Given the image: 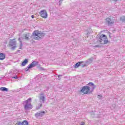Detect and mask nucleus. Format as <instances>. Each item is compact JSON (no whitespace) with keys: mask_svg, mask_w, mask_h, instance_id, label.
I'll list each match as a JSON object with an SVG mask.
<instances>
[{"mask_svg":"<svg viewBox=\"0 0 125 125\" xmlns=\"http://www.w3.org/2000/svg\"><path fill=\"white\" fill-rule=\"evenodd\" d=\"M32 36H33V39L34 40H41V39H42V38L44 37V33H42L39 30H36L33 32Z\"/></svg>","mask_w":125,"mask_h":125,"instance_id":"1","label":"nucleus"},{"mask_svg":"<svg viewBox=\"0 0 125 125\" xmlns=\"http://www.w3.org/2000/svg\"><path fill=\"white\" fill-rule=\"evenodd\" d=\"M32 100V98H29L27 100L23 101V105L24 106V110H30L33 108L32 104L30 102Z\"/></svg>","mask_w":125,"mask_h":125,"instance_id":"2","label":"nucleus"},{"mask_svg":"<svg viewBox=\"0 0 125 125\" xmlns=\"http://www.w3.org/2000/svg\"><path fill=\"white\" fill-rule=\"evenodd\" d=\"M109 42L108 38L105 35L102 34L99 40V42H101L102 44H107V43Z\"/></svg>","mask_w":125,"mask_h":125,"instance_id":"3","label":"nucleus"},{"mask_svg":"<svg viewBox=\"0 0 125 125\" xmlns=\"http://www.w3.org/2000/svg\"><path fill=\"white\" fill-rule=\"evenodd\" d=\"M90 91V87L89 86H84L82 87V89L80 90V92L83 93V94H88Z\"/></svg>","mask_w":125,"mask_h":125,"instance_id":"4","label":"nucleus"},{"mask_svg":"<svg viewBox=\"0 0 125 125\" xmlns=\"http://www.w3.org/2000/svg\"><path fill=\"white\" fill-rule=\"evenodd\" d=\"M9 46L11 48L12 50H14L16 48V42L13 40H11L9 43Z\"/></svg>","mask_w":125,"mask_h":125,"instance_id":"5","label":"nucleus"},{"mask_svg":"<svg viewBox=\"0 0 125 125\" xmlns=\"http://www.w3.org/2000/svg\"><path fill=\"white\" fill-rule=\"evenodd\" d=\"M105 22L108 26H111V25L115 23V21L112 20L111 18H106L105 19Z\"/></svg>","mask_w":125,"mask_h":125,"instance_id":"6","label":"nucleus"},{"mask_svg":"<svg viewBox=\"0 0 125 125\" xmlns=\"http://www.w3.org/2000/svg\"><path fill=\"white\" fill-rule=\"evenodd\" d=\"M83 62H77L74 66V68H79L80 66H81L82 68H83L84 67H85L86 66V64H83Z\"/></svg>","mask_w":125,"mask_h":125,"instance_id":"7","label":"nucleus"},{"mask_svg":"<svg viewBox=\"0 0 125 125\" xmlns=\"http://www.w3.org/2000/svg\"><path fill=\"white\" fill-rule=\"evenodd\" d=\"M40 14L41 17H42V18H47V12H46V10H42Z\"/></svg>","mask_w":125,"mask_h":125,"instance_id":"8","label":"nucleus"},{"mask_svg":"<svg viewBox=\"0 0 125 125\" xmlns=\"http://www.w3.org/2000/svg\"><path fill=\"white\" fill-rule=\"evenodd\" d=\"M44 114H45V112L44 111H39L35 114V117L36 118H39V117H42Z\"/></svg>","mask_w":125,"mask_h":125,"instance_id":"9","label":"nucleus"},{"mask_svg":"<svg viewBox=\"0 0 125 125\" xmlns=\"http://www.w3.org/2000/svg\"><path fill=\"white\" fill-rule=\"evenodd\" d=\"M39 64V62L34 61L31 64H29V68H33V67H36L38 66Z\"/></svg>","mask_w":125,"mask_h":125,"instance_id":"10","label":"nucleus"},{"mask_svg":"<svg viewBox=\"0 0 125 125\" xmlns=\"http://www.w3.org/2000/svg\"><path fill=\"white\" fill-rule=\"evenodd\" d=\"M87 85H89V86H92V89L93 90L95 89V87H96V86L94 85V83H93L90 82Z\"/></svg>","mask_w":125,"mask_h":125,"instance_id":"11","label":"nucleus"},{"mask_svg":"<svg viewBox=\"0 0 125 125\" xmlns=\"http://www.w3.org/2000/svg\"><path fill=\"white\" fill-rule=\"evenodd\" d=\"M92 61H93V58H91V59H89L88 60L85 61L86 64L89 65V64H91L92 63Z\"/></svg>","mask_w":125,"mask_h":125,"instance_id":"12","label":"nucleus"},{"mask_svg":"<svg viewBox=\"0 0 125 125\" xmlns=\"http://www.w3.org/2000/svg\"><path fill=\"white\" fill-rule=\"evenodd\" d=\"M5 59V54L1 53H0V60H3Z\"/></svg>","mask_w":125,"mask_h":125,"instance_id":"13","label":"nucleus"},{"mask_svg":"<svg viewBox=\"0 0 125 125\" xmlns=\"http://www.w3.org/2000/svg\"><path fill=\"white\" fill-rule=\"evenodd\" d=\"M39 99L40 101H42V103H44V102L45 101V97L43 96H41L39 97Z\"/></svg>","mask_w":125,"mask_h":125,"instance_id":"14","label":"nucleus"},{"mask_svg":"<svg viewBox=\"0 0 125 125\" xmlns=\"http://www.w3.org/2000/svg\"><path fill=\"white\" fill-rule=\"evenodd\" d=\"M28 63V59H25L21 63V66H26V64Z\"/></svg>","mask_w":125,"mask_h":125,"instance_id":"15","label":"nucleus"},{"mask_svg":"<svg viewBox=\"0 0 125 125\" xmlns=\"http://www.w3.org/2000/svg\"><path fill=\"white\" fill-rule=\"evenodd\" d=\"M30 36V34L27 33L24 34V39L26 40V41H29V37Z\"/></svg>","mask_w":125,"mask_h":125,"instance_id":"16","label":"nucleus"},{"mask_svg":"<svg viewBox=\"0 0 125 125\" xmlns=\"http://www.w3.org/2000/svg\"><path fill=\"white\" fill-rule=\"evenodd\" d=\"M0 90L1 91H8V88L5 87H2L0 88Z\"/></svg>","mask_w":125,"mask_h":125,"instance_id":"17","label":"nucleus"},{"mask_svg":"<svg viewBox=\"0 0 125 125\" xmlns=\"http://www.w3.org/2000/svg\"><path fill=\"white\" fill-rule=\"evenodd\" d=\"M42 103L38 104L37 105V106L36 107V109H37V110H39V109H41V108H42Z\"/></svg>","mask_w":125,"mask_h":125,"instance_id":"18","label":"nucleus"},{"mask_svg":"<svg viewBox=\"0 0 125 125\" xmlns=\"http://www.w3.org/2000/svg\"><path fill=\"white\" fill-rule=\"evenodd\" d=\"M22 125H29V123L28 122V121L24 120L23 121L22 123Z\"/></svg>","mask_w":125,"mask_h":125,"instance_id":"19","label":"nucleus"},{"mask_svg":"<svg viewBox=\"0 0 125 125\" xmlns=\"http://www.w3.org/2000/svg\"><path fill=\"white\" fill-rule=\"evenodd\" d=\"M120 21H122V22H125V17H121Z\"/></svg>","mask_w":125,"mask_h":125,"instance_id":"20","label":"nucleus"},{"mask_svg":"<svg viewBox=\"0 0 125 125\" xmlns=\"http://www.w3.org/2000/svg\"><path fill=\"white\" fill-rule=\"evenodd\" d=\"M31 68L32 67H30V65H29L27 67H26V68H25V71H26V72H28L29 69Z\"/></svg>","mask_w":125,"mask_h":125,"instance_id":"21","label":"nucleus"},{"mask_svg":"<svg viewBox=\"0 0 125 125\" xmlns=\"http://www.w3.org/2000/svg\"><path fill=\"white\" fill-rule=\"evenodd\" d=\"M49 89V88L48 87H45L44 88V91H47Z\"/></svg>","mask_w":125,"mask_h":125,"instance_id":"22","label":"nucleus"},{"mask_svg":"<svg viewBox=\"0 0 125 125\" xmlns=\"http://www.w3.org/2000/svg\"><path fill=\"white\" fill-rule=\"evenodd\" d=\"M91 118H96V116H95V113H92L91 115Z\"/></svg>","mask_w":125,"mask_h":125,"instance_id":"23","label":"nucleus"},{"mask_svg":"<svg viewBox=\"0 0 125 125\" xmlns=\"http://www.w3.org/2000/svg\"><path fill=\"white\" fill-rule=\"evenodd\" d=\"M22 46H23V43H20V46L19 49H22Z\"/></svg>","mask_w":125,"mask_h":125,"instance_id":"24","label":"nucleus"},{"mask_svg":"<svg viewBox=\"0 0 125 125\" xmlns=\"http://www.w3.org/2000/svg\"><path fill=\"white\" fill-rule=\"evenodd\" d=\"M39 70L40 71H43V70H44V68H43V67H39Z\"/></svg>","mask_w":125,"mask_h":125,"instance_id":"25","label":"nucleus"},{"mask_svg":"<svg viewBox=\"0 0 125 125\" xmlns=\"http://www.w3.org/2000/svg\"><path fill=\"white\" fill-rule=\"evenodd\" d=\"M60 77H62V75H58V79L59 81H60V80H61V78H60Z\"/></svg>","mask_w":125,"mask_h":125,"instance_id":"26","label":"nucleus"},{"mask_svg":"<svg viewBox=\"0 0 125 125\" xmlns=\"http://www.w3.org/2000/svg\"><path fill=\"white\" fill-rule=\"evenodd\" d=\"M13 79H15L16 80L18 79V77H17V76H15L13 77Z\"/></svg>","mask_w":125,"mask_h":125,"instance_id":"27","label":"nucleus"},{"mask_svg":"<svg viewBox=\"0 0 125 125\" xmlns=\"http://www.w3.org/2000/svg\"><path fill=\"white\" fill-rule=\"evenodd\" d=\"M109 37L110 39H112V36H111V33H108Z\"/></svg>","mask_w":125,"mask_h":125,"instance_id":"28","label":"nucleus"},{"mask_svg":"<svg viewBox=\"0 0 125 125\" xmlns=\"http://www.w3.org/2000/svg\"><path fill=\"white\" fill-rule=\"evenodd\" d=\"M62 1H63V0H60L59 5H61V3H62Z\"/></svg>","mask_w":125,"mask_h":125,"instance_id":"29","label":"nucleus"},{"mask_svg":"<svg viewBox=\"0 0 125 125\" xmlns=\"http://www.w3.org/2000/svg\"><path fill=\"white\" fill-rule=\"evenodd\" d=\"M19 41L20 43H22V41L21 40V38H19Z\"/></svg>","mask_w":125,"mask_h":125,"instance_id":"30","label":"nucleus"},{"mask_svg":"<svg viewBox=\"0 0 125 125\" xmlns=\"http://www.w3.org/2000/svg\"><path fill=\"white\" fill-rule=\"evenodd\" d=\"M99 45H96L95 46H94V47H99Z\"/></svg>","mask_w":125,"mask_h":125,"instance_id":"31","label":"nucleus"},{"mask_svg":"<svg viewBox=\"0 0 125 125\" xmlns=\"http://www.w3.org/2000/svg\"><path fill=\"white\" fill-rule=\"evenodd\" d=\"M40 95L41 96H43V93H41Z\"/></svg>","mask_w":125,"mask_h":125,"instance_id":"32","label":"nucleus"},{"mask_svg":"<svg viewBox=\"0 0 125 125\" xmlns=\"http://www.w3.org/2000/svg\"><path fill=\"white\" fill-rule=\"evenodd\" d=\"M31 17H32V18H35V17L34 16V15H32Z\"/></svg>","mask_w":125,"mask_h":125,"instance_id":"33","label":"nucleus"},{"mask_svg":"<svg viewBox=\"0 0 125 125\" xmlns=\"http://www.w3.org/2000/svg\"><path fill=\"white\" fill-rule=\"evenodd\" d=\"M113 0V1H115V2L118 1V0Z\"/></svg>","mask_w":125,"mask_h":125,"instance_id":"34","label":"nucleus"},{"mask_svg":"<svg viewBox=\"0 0 125 125\" xmlns=\"http://www.w3.org/2000/svg\"><path fill=\"white\" fill-rule=\"evenodd\" d=\"M98 96H99L100 97H102V96L99 95Z\"/></svg>","mask_w":125,"mask_h":125,"instance_id":"35","label":"nucleus"},{"mask_svg":"<svg viewBox=\"0 0 125 125\" xmlns=\"http://www.w3.org/2000/svg\"><path fill=\"white\" fill-rule=\"evenodd\" d=\"M20 51H21L19 50H17V52H20Z\"/></svg>","mask_w":125,"mask_h":125,"instance_id":"36","label":"nucleus"},{"mask_svg":"<svg viewBox=\"0 0 125 125\" xmlns=\"http://www.w3.org/2000/svg\"><path fill=\"white\" fill-rule=\"evenodd\" d=\"M43 1H46L47 0H42Z\"/></svg>","mask_w":125,"mask_h":125,"instance_id":"37","label":"nucleus"},{"mask_svg":"<svg viewBox=\"0 0 125 125\" xmlns=\"http://www.w3.org/2000/svg\"><path fill=\"white\" fill-rule=\"evenodd\" d=\"M39 67H41V65L39 64Z\"/></svg>","mask_w":125,"mask_h":125,"instance_id":"38","label":"nucleus"},{"mask_svg":"<svg viewBox=\"0 0 125 125\" xmlns=\"http://www.w3.org/2000/svg\"><path fill=\"white\" fill-rule=\"evenodd\" d=\"M89 33H87V35H89Z\"/></svg>","mask_w":125,"mask_h":125,"instance_id":"39","label":"nucleus"}]
</instances>
